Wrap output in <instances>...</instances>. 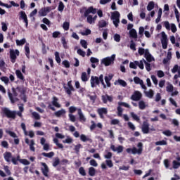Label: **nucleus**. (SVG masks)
Wrapping results in <instances>:
<instances>
[{"instance_id":"1","label":"nucleus","mask_w":180,"mask_h":180,"mask_svg":"<svg viewBox=\"0 0 180 180\" xmlns=\"http://www.w3.org/2000/svg\"><path fill=\"white\" fill-rule=\"evenodd\" d=\"M3 115L7 117L8 119H16V115L19 116V117H22V112L18 111L16 112L15 110H11L8 108H3L1 109Z\"/></svg>"},{"instance_id":"2","label":"nucleus","mask_w":180,"mask_h":180,"mask_svg":"<svg viewBox=\"0 0 180 180\" xmlns=\"http://www.w3.org/2000/svg\"><path fill=\"white\" fill-rule=\"evenodd\" d=\"M137 147L138 149L136 147H134L133 148H127L126 151L128 153V154H138V155H141V154H143V143L139 142L137 144Z\"/></svg>"},{"instance_id":"3","label":"nucleus","mask_w":180,"mask_h":180,"mask_svg":"<svg viewBox=\"0 0 180 180\" xmlns=\"http://www.w3.org/2000/svg\"><path fill=\"white\" fill-rule=\"evenodd\" d=\"M111 19L115 27H119V23H120V13H119V11L112 13Z\"/></svg>"},{"instance_id":"4","label":"nucleus","mask_w":180,"mask_h":180,"mask_svg":"<svg viewBox=\"0 0 180 180\" xmlns=\"http://www.w3.org/2000/svg\"><path fill=\"white\" fill-rule=\"evenodd\" d=\"M80 13H84V18H87L89 16V13H93V15H95L96 13L97 10L96 8H94V6H90L86 9V8H83L79 11Z\"/></svg>"},{"instance_id":"5","label":"nucleus","mask_w":180,"mask_h":180,"mask_svg":"<svg viewBox=\"0 0 180 180\" xmlns=\"http://www.w3.org/2000/svg\"><path fill=\"white\" fill-rule=\"evenodd\" d=\"M115 58H116V55L113 54L111 57H106L101 60V64H104L105 67H109L110 64L115 63Z\"/></svg>"},{"instance_id":"6","label":"nucleus","mask_w":180,"mask_h":180,"mask_svg":"<svg viewBox=\"0 0 180 180\" xmlns=\"http://www.w3.org/2000/svg\"><path fill=\"white\" fill-rule=\"evenodd\" d=\"M11 89L13 94L11 93V91H8V96L11 103H15V102L18 101V98H16V96H18V92L16 91V89L15 87H12Z\"/></svg>"},{"instance_id":"7","label":"nucleus","mask_w":180,"mask_h":180,"mask_svg":"<svg viewBox=\"0 0 180 180\" xmlns=\"http://www.w3.org/2000/svg\"><path fill=\"white\" fill-rule=\"evenodd\" d=\"M68 86H64V89L66 92V94L68 95H69L70 96H71V95H72V92H75V89L74 88V86H72V81H69L68 82Z\"/></svg>"},{"instance_id":"8","label":"nucleus","mask_w":180,"mask_h":180,"mask_svg":"<svg viewBox=\"0 0 180 180\" xmlns=\"http://www.w3.org/2000/svg\"><path fill=\"white\" fill-rule=\"evenodd\" d=\"M19 54H20V52H19V50L18 49L10 50V58H11V63H15L16 62L17 56L18 57Z\"/></svg>"},{"instance_id":"9","label":"nucleus","mask_w":180,"mask_h":180,"mask_svg":"<svg viewBox=\"0 0 180 180\" xmlns=\"http://www.w3.org/2000/svg\"><path fill=\"white\" fill-rule=\"evenodd\" d=\"M161 44L162 49L167 50L168 48V37L164 32H162Z\"/></svg>"},{"instance_id":"10","label":"nucleus","mask_w":180,"mask_h":180,"mask_svg":"<svg viewBox=\"0 0 180 180\" xmlns=\"http://www.w3.org/2000/svg\"><path fill=\"white\" fill-rule=\"evenodd\" d=\"M143 96V94H141V92L139 91H135L134 94L131 96V101H134L135 102H137L141 99Z\"/></svg>"},{"instance_id":"11","label":"nucleus","mask_w":180,"mask_h":180,"mask_svg":"<svg viewBox=\"0 0 180 180\" xmlns=\"http://www.w3.org/2000/svg\"><path fill=\"white\" fill-rule=\"evenodd\" d=\"M142 131L143 134H148V133H150V124L148 121H143L142 124Z\"/></svg>"},{"instance_id":"12","label":"nucleus","mask_w":180,"mask_h":180,"mask_svg":"<svg viewBox=\"0 0 180 180\" xmlns=\"http://www.w3.org/2000/svg\"><path fill=\"white\" fill-rule=\"evenodd\" d=\"M90 82L91 88L96 87V85H99V77L96 76H91Z\"/></svg>"},{"instance_id":"13","label":"nucleus","mask_w":180,"mask_h":180,"mask_svg":"<svg viewBox=\"0 0 180 180\" xmlns=\"http://www.w3.org/2000/svg\"><path fill=\"white\" fill-rule=\"evenodd\" d=\"M97 113L99 115L101 119H105V116L103 115H108V108H98Z\"/></svg>"},{"instance_id":"14","label":"nucleus","mask_w":180,"mask_h":180,"mask_svg":"<svg viewBox=\"0 0 180 180\" xmlns=\"http://www.w3.org/2000/svg\"><path fill=\"white\" fill-rule=\"evenodd\" d=\"M19 14L20 18L22 19L24 23H25V27H27V26H29V20H27V15H26V13L22 11L19 13Z\"/></svg>"},{"instance_id":"15","label":"nucleus","mask_w":180,"mask_h":180,"mask_svg":"<svg viewBox=\"0 0 180 180\" xmlns=\"http://www.w3.org/2000/svg\"><path fill=\"white\" fill-rule=\"evenodd\" d=\"M103 103H108V102H113V96L108 94L101 96Z\"/></svg>"},{"instance_id":"16","label":"nucleus","mask_w":180,"mask_h":180,"mask_svg":"<svg viewBox=\"0 0 180 180\" xmlns=\"http://www.w3.org/2000/svg\"><path fill=\"white\" fill-rule=\"evenodd\" d=\"M25 143L26 144H27L28 146H30V150L31 151H36V148H34V140H31L30 141L29 139L26 138L25 139Z\"/></svg>"},{"instance_id":"17","label":"nucleus","mask_w":180,"mask_h":180,"mask_svg":"<svg viewBox=\"0 0 180 180\" xmlns=\"http://www.w3.org/2000/svg\"><path fill=\"white\" fill-rule=\"evenodd\" d=\"M4 158L6 162H12V159L13 158V156H12V153L11 152H5L4 153Z\"/></svg>"},{"instance_id":"18","label":"nucleus","mask_w":180,"mask_h":180,"mask_svg":"<svg viewBox=\"0 0 180 180\" xmlns=\"http://www.w3.org/2000/svg\"><path fill=\"white\" fill-rule=\"evenodd\" d=\"M41 165L44 168H41L42 174L44 176L49 177V166L45 162H41Z\"/></svg>"},{"instance_id":"19","label":"nucleus","mask_w":180,"mask_h":180,"mask_svg":"<svg viewBox=\"0 0 180 180\" xmlns=\"http://www.w3.org/2000/svg\"><path fill=\"white\" fill-rule=\"evenodd\" d=\"M110 148L112 151L118 153V154L123 152V146H119L116 148L115 145H111Z\"/></svg>"},{"instance_id":"20","label":"nucleus","mask_w":180,"mask_h":180,"mask_svg":"<svg viewBox=\"0 0 180 180\" xmlns=\"http://www.w3.org/2000/svg\"><path fill=\"white\" fill-rule=\"evenodd\" d=\"M77 113L79 115V122H86V118H85V116H84L81 108L77 109Z\"/></svg>"},{"instance_id":"21","label":"nucleus","mask_w":180,"mask_h":180,"mask_svg":"<svg viewBox=\"0 0 180 180\" xmlns=\"http://www.w3.org/2000/svg\"><path fill=\"white\" fill-rule=\"evenodd\" d=\"M145 58L147 60L148 63H151L153 61V56L150 54V51L148 49H146L145 51Z\"/></svg>"},{"instance_id":"22","label":"nucleus","mask_w":180,"mask_h":180,"mask_svg":"<svg viewBox=\"0 0 180 180\" xmlns=\"http://www.w3.org/2000/svg\"><path fill=\"white\" fill-rule=\"evenodd\" d=\"M52 101V105L56 108H61V104L58 103V98L53 96Z\"/></svg>"},{"instance_id":"23","label":"nucleus","mask_w":180,"mask_h":180,"mask_svg":"<svg viewBox=\"0 0 180 180\" xmlns=\"http://www.w3.org/2000/svg\"><path fill=\"white\" fill-rule=\"evenodd\" d=\"M118 82V84L119 85H121V86H127V83L126 82V81L122 79H119L117 81H115L114 82V85H117V83Z\"/></svg>"},{"instance_id":"24","label":"nucleus","mask_w":180,"mask_h":180,"mask_svg":"<svg viewBox=\"0 0 180 180\" xmlns=\"http://www.w3.org/2000/svg\"><path fill=\"white\" fill-rule=\"evenodd\" d=\"M22 160L23 159H20V155H18L16 158L13 157L12 158V163L13 164V165H18V161H19V162H21V160Z\"/></svg>"},{"instance_id":"25","label":"nucleus","mask_w":180,"mask_h":180,"mask_svg":"<svg viewBox=\"0 0 180 180\" xmlns=\"http://www.w3.org/2000/svg\"><path fill=\"white\" fill-rule=\"evenodd\" d=\"M15 75L17 76V78H18V79H20L21 81L25 80V76H23V74L20 70H17L15 71Z\"/></svg>"},{"instance_id":"26","label":"nucleus","mask_w":180,"mask_h":180,"mask_svg":"<svg viewBox=\"0 0 180 180\" xmlns=\"http://www.w3.org/2000/svg\"><path fill=\"white\" fill-rule=\"evenodd\" d=\"M80 140L83 141V143H86V141H89V143H92V139L90 138H88L84 134H82L80 136Z\"/></svg>"},{"instance_id":"27","label":"nucleus","mask_w":180,"mask_h":180,"mask_svg":"<svg viewBox=\"0 0 180 180\" xmlns=\"http://www.w3.org/2000/svg\"><path fill=\"white\" fill-rule=\"evenodd\" d=\"M108 23L105 20H101L98 22V27L99 29H102V27H106L108 26Z\"/></svg>"},{"instance_id":"28","label":"nucleus","mask_w":180,"mask_h":180,"mask_svg":"<svg viewBox=\"0 0 180 180\" xmlns=\"http://www.w3.org/2000/svg\"><path fill=\"white\" fill-rule=\"evenodd\" d=\"M25 56L27 58H30V48L29 47V44H26L25 46Z\"/></svg>"},{"instance_id":"29","label":"nucleus","mask_w":180,"mask_h":180,"mask_svg":"<svg viewBox=\"0 0 180 180\" xmlns=\"http://www.w3.org/2000/svg\"><path fill=\"white\" fill-rule=\"evenodd\" d=\"M54 115L56 116V117H61L63 115H65V110L61 109L60 110H58L54 112Z\"/></svg>"},{"instance_id":"30","label":"nucleus","mask_w":180,"mask_h":180,"mask_svg":"<svg viewBox=\"0 0 180 180\" xmlns=\"http://www.w3.org/2000/svg\"><path fill=\"white\" fill-rule=\"evenodd\" d=\"M130 115H131V117H132V119H134V120H135L138 123H140V122H141L140 117L137 116V115H136V113H134V112H131Z\"/></svg>"},{"instance_id":"31","label":"nucleus","mask_w":180,"mask_h":180,"mask_svg":"<svg viewBox=\"0 0 180 180\" xmlns=\"http://www.w3.org/2000/svg\"><path fill=\"white\" fill-rule=\"evenodd\" d=\"M129 36L132 37V39H137V32L134 29H131L129 31Z\"/></svg>"},{"instance_id":"32","label":"nucleus","mask_w":180,"mask_h":180,"mask_svg":"<svg viewBox=\"0 0 180 180\" xmlns=\"http://www.w3.org/2000/svg\"><path fill=\"white\" fill-rule=\"evenodd\" d=\"M155 6V4H154V1H150L147 6V11H148L149 12L153 11Z\"/></svg>"},{"instance_id":"33","label":"nucleus","mask_w":180,"mask_h":180,"mask_svg":"<svg viewBox=\"0 0 180 180\" xmlns=\"http://www.w3.org/2000/svg\"><path fill=\"white\" fill-rule=\"evenodd\" d=\"M135 64L136 66H138L141 70H144V63H143V60H135Z\"/></svg>"},{"instance_id":"34","label":"nucleus","mask_w":180,"mask_h":180,"mask_svg":"<svg viewBox=\"0 0 180 180\" xmlns=\"http://www.w3.org/2000/svg\"><path fill=\"white\" fill-rule=\"evenodd\" d=\"M41 155L47 157V158H53V157H54V152H49V153L44 152L41 153Z\"/></svg>"},{"instance_id":"35","label":"nucleus","mask_w":180,"mask_h":180,"mask_svg":"<svg viewBox=\"0 0 180 180\" xmlns=\"http://www.w3.org/2000/svg\"><path fill=\"white\" fill-rule=\"evenodd\" d=\"M95 174H96V170L95 169V168L91 167L89 168V175H90V176H95Z\"/></svg>"},{"instance_id":"36","label":"nucleus","mask_w":180,"mask_h":180,"mask_svg":"<svg viewBox=\"0 0 180 180\" xmlns=\"http://www.w3.org/2000/svg\"><path fill=\"white\" fill-rule=\"evenodd\" d=\"M53 143H55L58 148H64V146L62 143H58V139L57 138L53 139Z\"/></svg>"},{"instance_id":"37","label":"nucleus","mask_w":180,"mask_h":180,"mask_svg":"<svg viewBox=\"0 0 180 180\" xmlns=\"http://www.w3.org/2000/svg\"><path fill=\"white\" fill-rule=\"evenodd\" d=\"M139 108L141 110H144L146 109V103L143 101H139Z\"/></svg>"},{"instance_id":"38","label":"nucleus","mask_w":180,"mask_h":180,"mask_svg":"<svg viewBox=\"0 0 180 180\" xmlns=\"http://www.w3.org/2000/svg\"><path fill=\"white\" fill-rule=\"evenodd\" d=\"M155 144V146H167L168 143L165 140H162V141H156Z\"/></svg>"},{"instance_id":"39","label":"nucleus","mask_w":180,"mask_h":180,"mask_svg":"<svg viewBox=\"0 0 180 180\" xmlns=\"http://www.w3.org/2000/svg\"><path fill=\"white\" fill-rule=\"evenodd\" d=\"M81 148H82V145H81L80 143L75 146L74 150L76 154H79V150H81Z\"/></svg>"},{"instance_id":"40","label":"nucleus","mask_w":180,"mask_h":180,"mask_svg":"<svg viewBox=\"0 0 180 180\" xmlns=\"http://www.w3.org/2000/svg\"><path fill=\"white\" fill-rule=\"evenodd\" d=\"M55 59L56 63H58V64H60V63H61V58H60V53L57 51L55 52Z\"/></svg>"},{"instance_id":"41","label":"nucleus","mask_w":180,"mask_h":180,"mask_svg":"<svg viewBox=\"0 0 180 180\" xmlns=\"http://www.w3.org/2000/svg\"><path fill=\"white\" fill-rule=\"evenodd\" d=\"M81 79L83 82H86V81H88V76H86V72H83L82 73Z\"/></svg>"},{"instance_id":"42","label":"nucleus","mask_w":180,"mask_h":180,"mask_svg":"<svg viewBox=\"0 0 180 180\" xmlns=\"http://www.w3.org/2000/svg\"><path fill=\"white\" fill-rule=\"evenodd\" d=\"M25 43H26V39L23 38L21 40H16V44L17 46H23V44H25Z\"/></svg>"},{"instance_id":"43","label":"nucleus","mask_w":180,"mask_h":180,"mask_svg":"<svg viewBox=\"0 0 180 180\" xmlns=\"http://www.w3.org/2000/svg\"><path fill=\"white\" fill-rule=\"evenodd\" d=\"M145 94L148 98H153L154 96V91L150 89L148 91H145Z\"/></svg>"},{"instance_id":"44","label":"nucleus","mask_w":180,"mask_h":180,"mask_svg":"<svg viewBox=\"0 0 180 180\" xmlns=\"http://www.w3.org/2000/svg\"><path fill=\"white\" fill-rule=\"evenodd\" d=\"M61 43H62L64 49H68V45H67V41L65 40V37H62V38H61Z\"/></svg>"},{"instance_id":"45","label":"nucleus","mask_w":180,"mask_h":180,"mask_svg":"<svg viewBox=\"0 0 180 180\" xmlns=\"http://www.w3.org/2000/svg\"><path fill=\"white\" fill-rule=\"evenodd\" d=\"M16 89L18 91V92H20V94H21V95H23V96H25V94H26V90L24 88L17 86Z\"/></svg>"},{"instance_id":"46","label":"nucleus","mask_w":180,"mask_h":180,"mask_svg":"<svg viewBox=\"0 0 180 180\" xmlns=\"http://www.w3.org/2000/svg\"><path fill=\"white\" fill-rule=\"evenodd\" d=\"M6 133L7 134H9V136H11V137H13V139H16V137H18L16 134L15 132L12 131L6 130Z\"/></svg>"},{"instance_id":"47","label":"nucleus","mask_w":180,"mask_h":180,"mask_svg":"<svg viewBox=\"0 0 180 180\" xmlns=\"http://www.w3.org/2000/svg\"><path fill=\"white\" fill-rule=\"evenodd\" d=\"M1 81H2V82H4V84H9V78L6 76H3L0 78Z\"/></svg>"},{"instance_id":"48","label":"nucleus","mask_w":180,"mask_h":180,"mask_svg":"<svg viewBox=\"0 0 180 180\" xmlns=\"http://www.w3.org/2000/svg\"><path fill=\"white\" fill-rule=\"evenodd\" d=\"M64 8H65L64 3H63L62 1H60L58 7V11L59 12H63V11H64Z\"/></svg>"},{"instance_id":"49","label":"nucleus","mask_w":180,"mask_h":180,"mask_svg":"<svg viewBox=\"0 0 180 180\" xmlns=\"http://www.w3.org/2000/svg\"><path fill=\"white\" fill-rule=\"evenodd\" d=\"M79 173L80 174V175H82V176H85L86 175V172H85V169H84L83 167H79Z\"/></svg>"},{"instance_id":"50","label":"nucleus","mask_w":180,"mask_h":180,"mask_svg":"<svg viewBox=\"0 0 180 180\" xmlns=\"http://www.w3.org/2000/svg\"><path fill=\"white\" fill-rule=\"evenodd\" d=\"M80 44L82 46V47H83L84 49H88V44L85 41V39H81Z\"/></svg>"},{"instance_id":"51","label":"nucleus","mask_w":180,"mask_h":180,"mask_svg":"<svg viewBox=\"0 0 180 180\" xmlns=\"http://www.w3.org/2000/svg\"><path fill=\"white\" fill-rule=\"evenodd\" d=\"M144 63H145V67L146 70L150 72V71H151V64H150L148 62L144 60Z\"/></svg>"},{"instance_id":"52","label":"nucleus","mask_w":180,"mask_h":180,"mask_svg":"<svg viewBox=\"0 0 180 180\" xmlns=\"http://www.w3.org/2000/svg\"><path fill=\"white\" fill-rule=\"evenodd\" d=\"M60 35L61 32H60L59 31H55L52 34V37H53V39H57L58 37H60Z\"/></svg>"},{"instance_id":"53","label":"nucleus","mask_w":180,"mask_h":180,"mask_svg":"<svg viewBox=\"0 0 180 180\" xmlns=\"http://www.w3.org/2000/svg\"><path fill=\"white\" fill-rule=\"evenodd\" d=\"M63 27L64 30H66V31L70 30V22H64Z\"/></svg>"},{"instance_id":"54","label":"nucleus","mask_w":180,"mask_h":180,"mask_svg":"<svg viewBox=\"0 0 180 180\" xmlns=\"http://www.w3.org/2000/svg\"><path fill=\"white\" fill-rule=\"evenodd\" d=\"M39 16H47V13L46 12V10H44V8H42L39 11Z\"/></svg>"},{"instance_id":"55","label":"nucleus","mask_w":180,"mask_h":180,"mask_svg":"<svg viewBox=\"0 0 180 180\" xmlns=\"http://www.w3.org/2000/svg\"><path fill=\"white\" fill-rule=\"evenodd\" d=\"M1 146L4 148H9V143H8V141H1Z\"/></svg>"},{"instance_id":"56","label":"nucleus","mask_w":180,"mask_h":180,"mask_svg":"<svg viewBox=\"0 0 180 180\" xmlns=\"http://www.w3.org/2000/svg\"><path fill=\"white\" fill-rule=\"evenodd\" d=\"M113 39L115 41H116L117 43H119L120 41V34H115L113 36Z\"/></svg>"},{"instance_id":"57","label":"nucleus","mask_w":180,"mask_h":180,"mask_svg":"<svg viewBox=\"0 0 180 180\" xmlns=\"http://www.w3.org/2000/svg\"><path fill=\"white\" fill-rule=\"evenodd\" d=\"M34 119H35V120H40V115H39V113L36 112H33L32 113Z\"/></svg>"},{"instance_id":"58","label":"nucleus","mask_w":180,"mask_h":180,"mask_svg":"<svg viewBox=\"0 0 180 180\" xmlns=\"http://www.w3.org/2000/svg\"><path fill=\"white\" fill-rule=\"evenodd\" d=\"M166 91L167 92H172V91H174V86L169 84V85L167 86Z\"/></svg>"},{"instance_id":"59","label":"nucleus","mask_w":180,"mask_h":180,"mask_svg":"<svg viewBox=\"0 0 180 180\" xmlns=\"http://www.w3.org/2000/svg\"><path fill=\"white\" fill-rule=\"evenodd\" d=\"M60 165V158H56L53 162V167H57V165Z\"/></svg>"},{"instance_id":"60","label":"nucleus","mask_w":180,"mask_h":180,"mask_svg":"<svg viewBox=\"0 0 180 180\" xmlns=\"http://www.w3.org/2000/svg\"><path fill=\"white\" fill-rule=\"evenodd\" d=\"M134 82H135V84H139L143 83V80H141L139 77H135L134 78Z\"/></svg>"},{"instance_id":"61","label":"nucleus","mask_w":180,"mask_h":180,"mask_svg":"<svg viewBox=\"0 0 180 180\" xmlns=\"http://www.w3.org/2000/svg\"><path fill=\"white\" fill-rule=\"evenodd\" d=\"M88 98H89L90 100L92 101L93 103H95V101H96V94H94V96H91L90 94H89Z\"/></svg>"},{"instance_id":"62","label":"nucleus","mask_w":180,"mask_h":180,"mask_svg":"<svg viewBox=\"0 0 180 180\" xmlns=\"http://www.w3.org/2000/svg\"><path fill=\"white\" fill-rule=\"evenodd\" d=\"M63 65H64L65 68H70V62L67 60H65L62 62Z\"/></svg>"},{"instance_id":"63","label":"nucleus","mask_w":180,"mask_h":180,"mask_svg":"<svg viewBox=\"0 0 180 180\" xmlns=\"http://www.w3.org/2000/svg\"><path fill=\"white\" fill-rule=\"evenodd\" d=\"M129 68H133V70H137V65L136 64V61L131 62L129 63Z\"/></svg>"},{"instance_id":"64","label":"nucleus","mask_w":180,"mask_h":180,"mask_svg":"<svg viewBox=\"0 0 180 180\" xmlns=\"http://www.w3.org/2000/svg\"><path fill=\"white\" fill-rule=\"evenodd\" d=\"M77 54H79V56H81L82 57H85V51H82V49H79L77 50Z\"/></svg>"}]
</instances>
